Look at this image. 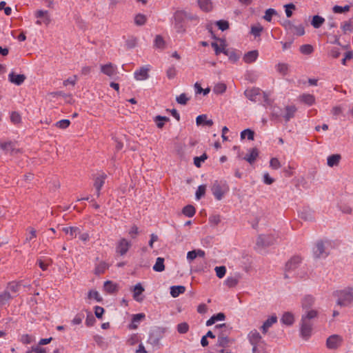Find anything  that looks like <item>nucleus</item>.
<instances>
[{"instance_id":"obj_21","label":"nucleus","mask_w":353,"mask_h":353,"mask_svg":"<svg viewBox=\"0 0 353 353\" xmlns=\"http://www.w3.org/2000/svg\"><path fill=\"white\" fill-rule=\"evenodd\" d=\"M259 56L257 50H251L245 54L243 57V61L247 63H251L256 61Z\"/></svg>"},{"instance_id":"obj_27","label":"nucleus","mask_w":353,"mask_h":353,"mask_svg":"<svg viewBox=\"0 0 353 353\" xmlns=\"http://www.w3.org/2000/svg\"><path fill=\"white\" fill-rule=\"evenodd\" d=\"M104 290L108 293L112 294L118 290L117 285L111 281H106L104 283Z\"/></svg>"},{"instance_id":"obj_37","label":"nucleus","mask_w":353,"mask_h":353,"mask_svg":"<svg viewBox=\"0 0 353 353\" xmlns=\"http://www.w3.org/2000/svg\"><path fill=\"white\" fill-rule=\"evenodd\" d=\"M325 19L322 17L315 15L313 17L311 24L314 28H320L324 23Z\"/></svg>"},{"instance_id":"obj_4","label":"nucleus","mask_w":353,"mask_h":353,"mask_svg":"<svg viewBox=\"0 0 353 353\" xmlns=\"http://www.w3.org/2000/svg\"><path fill=\"white\" fill-rule=\"evenodd\" d=\"M164 331L161 327H154L150 332L148 342L153 346L159 345L161 339L163 338Z\"/></svg>"},{"instance_id":"obj_12","label":"nucleus","mask_w":353,"mask_h":353,"mask_svg":"<svg viewBox=\"0 0 353 353\" xmlns=\"http://www.w3.org/2000/svg\"><path fill=\"white\" fill-rule=\"evenodd\" d=\"M315 303V298L312 295H306L301 300V307L304 311L314 310L312 307Z\"/></svg>"},{"instance_id":"obj_2","label":"nucleus","mask_w":353,"mask_h":353,"mask_svg":"<svg viewBox=\"0 0 353 353\" xmlns=\"http://www.w3.org/2000/svg\"><path fill=\"white\" fill-rule=\"evenodd\" d=\"M337 297L336 305L340 307H348L353 304V289L351 288H345L334 292Z\"/></svg>"},{"instance_id":"obj_8","label":"nucleus","mask_w":353,"mask_h":353,"mask_svg":"<svg viewBox=\"0 0 353 353\" xmlns=\"http://www.w3.org/2000/svg\"><path fill=\"white\" fill-rule=\"evenodd\" d=\"M297 109L294 105H287L285 108V114L282 115L286 122L294 118ZM272 116L279 118L281 114L273 111Z\"/></svg>"},{"instance_id":"obj_16","label":"nucleus","mask_w":353,"mask_h":353,"mask_svg":"<svg viewBox=\"0 0 353 353\" xmlns=\"http://www.w3.org/2000/svg\"><path fill=\"white\" fill-rule=\"evenodd\" d=\"M234 340L230 339L226 334H218V339L216 345L221 347H229L232 343Z\"/></svg>"},{"instance_id":"obj_28","label":"nucleus","mask_w":353,"mask_h":353,"mask_svg":"<svg viewBox=\"0 0 353 353\" xmlns=\"http://www.w3.org/2000/svg\"><path fill=\"white\" fill-rule=\"evenodd\" d=\"M185 291V288L183 285L172 286L170 288V294L172 297H177L179 294Z\"/></svg>"},{"instance_id":"obj_51","label":"nucleus","mask_w":353,"mask_h":353,"mask_svg":"<svg viewBox=\"0 0 353 353\" xmlns=\"http://www.w3.org/2000/svg\"><path fill=\"white\" fill-rule=\"evenodd\" d=\"M211 46L213 48V49H214V50L215 52L216 55H218V54H219L221 52L224 54V52L225 50V48L224 45L223 46H219L217 43L212 42L211 43Z\"/></svg>"},{"instance_id":"obj_15","label":"nucleus","mask_w":353,"mask_h":353,"mask_svg":"<svg viewBox=\"0 0 353 353\" xmlns=\"http://www.w3.org/2000/svg\"><path fill=\"white\" fill-rule=\"evenodd\" d=\"M26 77L24 74H17L12 72L8 75V79L12 83L17 85H21L26 80Z\"/></svg>"},{"instance_id":"obj_13","label":"nucleus","mask_w":353,"mask_h":353,"mask_svg":"<svg viewBox=\"0 0 353 353\" xmlns=\"http://www.w3.org/2000/svg\"><path fill=\"white\" fill-rule=\"evenodd\" d=\"M130 245V242L123 238L119 241L117 245V252L121 255H124L128 251Z\"/></svg>"},{"instance_id":"obj_52","label":"nucleus","mask_w":353,"mask_h":353,"mask_svg":"<svg viewBox=\"0 0 353 353\" xmlns=\"http://www.w3.org/2000/svg\"><path fill=\"white\" fill-rule=\"evenodd\" d=\"M263 28L261 25L252 26L251 27V34H253L255 37H259L261 35V32L263 31Z\"/></svg>"},{"instance_id":"obj_60","label":"nucleus","mask_w":353,"mask_h":353,"mask_svg":"<svg viewBox=\"0 0 353 353\" xmlns=\"http://www.w3.org/2000/svg\"><path fill=\"white\" fill-rule=\"evenodd\" d=\"M10 120L14 124L19 123L21 121V115L17 112H12L10 115Z\"/></svg>"},{"instance_id":"obj_11","label":"nucleus","mask_w":353,"mask_h":353,"mask_svg":"<svg viewBox=\"0 0 353 353\" xmlns=\"http://www.w3.org/2000/svg\"><path fill=\"white\" fill-rule=\"evenodd\" d=\"M244 94L249 100L256 102L259 100V97L261 94V90L259 88H252L245 90Z\"/></svg>"},{"instance_id":"obj_18","label":"nucleus","mask_w":353,"mask_h":353,"mask_svg":"<svg viewBox=\"0 0 353 353\" xmlns=\"http://www.w3.org/2000/svg\"><path fill=\"white\" fill-rule=\"evenodd\" d=\"M144 290H145L144 288L142 286V285L140 283L136 284L133 287V289L132 290V291L133 292L134 299L138 302H141L143 300V298L141 297V295L144 292Z\"/></svg>"},{"instance_id":"obj_53","label":"nucleus","mask_w":353,"mask_h":353,"mask_svg":"<svg viewBox=\"0 0 353 353\" xmlns=\"http://www.w3.org/2000/svg\"><path fill=\"white\" fill-rule=\"evenodd\" d=\"M216 25L218 26L219 29L225 31L228 30L230 27L229 22L225 20H219L216 22Z\"/></svg>"},{"instance_id":"obj_62","label":"nucleus","mask_w":353,"mask_h":353,"mask_svg":"<svg viewBox=\"0 0 353 353\" xmlns=\"http://www.w3.org/2000/svg\"><path fill=\"white\" fill-rule=\"evenodd\" d=\"M178 103L181 105H185L189 100V98L185 94L183 93L178 96L176 99Z\"/></svg>"},{"instance_id":"obj_58","label":"nucleus","mask_w":353,"mask_h":353,"mask_svg":"<svg viewBox=\"0 0 353 353\" xmlns=\"http://www.w3.org/2000/svg\"><path fill=\"white\" fill-rule=\"evenodd\" d=\"M291 32L297 36H302L305 34L304 27L302 25L294 26Z\"/></svg>"},{"instance_id":"obj_6","label":"nucleus","mask_w":353,"mask_h":353,"mask_svg":"<svg viewBox=\"0 0 353 353\" xmlns=\"http://www.w3.org/2000/svg\"><path fill=\"white\" fill-rule=\"evenodd\" d=\"M301 262V258L299 256H292L285 264V273L284 274V277L285 279L288 278L289 276L287 274V272H290L292 271L295 270L299 264Z\"/></svg>"},{"instance_id":"obj_57","label":"nucleus","mask_w":353,"mask_h":353,"mask_svg":"<svg viewBox=\"0 0 353 353\" xmlns=\"http://www.w3.org/2000/svg\"><path fill=\"white\" fill-rule=\"evenodd\" d=\"M224 54L233 62H236L239 59V56H238L234 51H230L228 49H225Z\"/></svg>"},{"instance_id":"obj_38","label":"nucleus","mask_w":353,"mask_h":353,"mask_svg":"<svg viewBox=\"0 0 353 353\" xmlns=\"http://www.w3.org/2000/svg\"><path fill=\"white\" fill-rule=\"evenodd\" d=\"M182 212L188 217H192L196 212L195 208L192 205H188L183 208Z\"/></svg>"},{"instance_id":"obj_35","label":"nucleus","mask_w":353,"mask_h":353,"mask_svg":"<svg viewBox=\"0 0 353 353\" xmlns=\"http://www.w3.org/2000/svg\"><path fill=\"white\" fill-rule=\"evenodd\" d=\"M276 71L283 76H285L289 70V65L285 63H279L276 65Z\"/></svg>"},{"instance_id":"obj_30","label":"nucleus","mask_w":353,"mask_h":353,"mask_svg":"<svg viewBox=\"0 0 353 353\" xmlns=\"http://www.w3.org/2000/svg\"><path fill=\"white\" fill-rule=\"evenodd\" d=\"M153 270L155 272H161L165 270L164 265V259L161 257H158L157 259L156 263L153 266Z\"/></svg>"},{"instance_id":"obj_47","label":"nucleus","mask_w":353,"mask_h":353,"mask_svg":"<svg viewBox=\"0 0 353 353\" xmlns=\"http://www.w3.org/2000/svg\"><path fill=\"white\" fill-rule=\"evenodd\" d=\"M239 279V277H228L227 279L225 281V283L229 288H234L238 284Z\"/></svg>"},{"instance_id":"obj_31","label":"nucleus","mask_w":353,"mask_h":353,"mask_svg":"<svg viewBox=\"0 0 353 353\" xmlns=\"http://www.w3.org/2000/svg\"><path fill=\"white\" fill-rule=\"evenodd\" d=\"M216 329L220 330L219 334H226L227 336L230 334L232 330V327L225 323H222L219 325H216L215 326Z\"/></svg>"},{"instance_id":"obj_43","label":"nucleus","mask_w":353,"mask_h":353,"mask_svg":"<svg viewBox=\"0 0 353 353\" xmlns=\"http://www.w3.org/2000/svg\"><path fill=\"white\" fill-rule=\"evenodd\" d=\"M137 44V38L134 36L129 37L125 41V46L128 49H132L136 47Z\"/></svg>"},{"instance_id":"obj_26","label":"nucleus","mask_w":353,"mask_h":353,"mask_svg":"<svg viewBox=\"0 0 353 353\" xmlns=\"http://www.w3.org/2000/svg\"><path fill=\"white\" fill-rule=\"evenodd\" d=\"M281 321L286 325H291L294 323V317L292 313L287 312L283 314Z\"/></svg>"},{"instance_id":"obj_42","label":"nucleus","mask_w":353,"mask_h":353,"mask_svg":"<svg viewBox=\"0 0 353 353\" xmlns=\"http://www.w3.org/2000/svg\"><path fill=\"white\" fill-rule=\"evenodd\" d=\"M213 123V121L208 119L207 114H200V125L211 127Z\"/></svg>"},{"instance_id":"obj_29","label":"nucleus","mask_w":353,"mask_h":353,"mask_svg":"<svg viewBox=\"0 0 353 353\" xmlns=\"http://www.w3.org/2000/svg\"><path fill=\"white\" fill-rule=\"evenodd\" d=\"M62 230L66 233L69 234L72 238H76L78 234H80V229L78 227H66L63 228Z\"/></svg>"},{"instance_id":"obj_34","label":"nucleus","mask_w":353,"mask_h":353,"mask_svg":"<svg viewBox=\"0 0 353 353\" xmlns=\"http://www.w3.org/2000/svg\"><path fill=\"white\" fill-rule=\"evenodd\" d=\"M108 267V265L105 262L101 261L96 266L94 269V274L97 275L102 274L105 272Z\"/></svg>"},{"instance_id":"obj_14","label":"nucleus","mask_w":353,"mask_h":353,"mask_svg":"<svg viewBox=\"0 0 353 353\" xmlns=\"http://www.w3.org/2000/svg\"><path fill=\"white\" fill-rule=\"evenodd\" d=\"M106 176V174H102L94 179V187L96 189V195L97 197L100 196V191L105 183Z\"/></svg>"},{"instance_id":"obj_44","label":"nucleus","mask_w":353,"mask_h":353,"mask_svg":"<svg viewBox=\"0 0 353 353\" xmlns=\"http://www.w3.org/2000/svg\"><path fill=\"white\" fill-rule=\"evenodd\" d=\"M20 284L19 283L16 282H11L9 283L8 286L6 287V290H8V292L16 294L20 288Z\"/></svg>"},{"instance_id":"obj_24","label":"nucleus","mask_w":353,"mask_h":353,"mask_svg":"<svg viewBox=\"0 0 353 353\" xmlns=\"http://www.w3.org/2000/svg\"><path fill=\"white\" fill-rule=\"evenodd\" d=\"M148 69L144 67H142L139 70L134 72V78L137 80H145L148 79Z\"/></svg>"},{"instance_id":"obj_49","label":"nucleus","mask_w":353,"mask_h":353,"mask_svg":"<svg viewBox=\"0 0 353 353\" xmlns=\"http://www.w3.org/2000/svg\"><path fill=\"white\" fill-rule=\"evenodd\" d=\"M276 14H277V12L274 9L269 8L266 10L265 15L263 16V19L265 21L270 22L272 21V16Z\"/></svg>"},{"instance_id":"obj_55","label":"nucleus","mask_w":353,"mask_h":353,"mask_svg":"<svg viewBox=\"0 0 353 353\" xmlns=\"http://www.w3.org/2000/svg\"><path fill=\"white\" fill-rule=\"evenodd\" d=\"M216 275L218 278L222 279L226 273V268L225 266H217L214 269Z\"/></svg>"},{"instance_id":"obj_56","label":"nucleus","mask_w":353,"mask_h":353,"mask_svg":"<svg viewBox=\"0 0 353 353\" xmlns=\"http://www.w3.org/2000/svg\"><path fill=\"white\" fill-rule=\"evenodd\" d=\"M88 297L89 299H94L97 302H101L103 301V299L99 295V292L95 290L89 291Z\"/></svg>"},{"instance_id":"obj_32","label":"nucleus","mask_w":353,"mask_h":353,"mask_svg":"<svg viewBox=\"0 0 353 353\" xmlns=\"http://www.w3.org/2000/svg\"><path fill=\"white\" fill-rule=\"evenodd\" d=\"M170 119L167 117H163L161 115H157L154 118V121L155 122L158 128H163L165 121H169Z\"/></svg>"},{"instance_id":"obj_61","label":"nucleus","mask_w":353,"mask_h":353,"mask_svg":"<svg viewBox=\"0 0 353 353\" xmlns=\"http://www.w3.org/2000/svg\"><path fill=\"white\" fill-rule=\"evenodd\" d=\"M221 221L220 216L219 214L211 215L209 218V223L212 225H216Z\"/></svg>"},{"instance_id":"obj_1","label":"nucleus","mask_w":353,"mask_h":353,"mask_svg":"<svg viewBox=\"0 0 353 353\" xmlns=\"http://www.w3.org/2000/svg\"><path fill=\"white\" fill-rule=\"evenodd\" d=\"M319 316V312L317 310H309L304 311L301 316L300 323L301 336L307 340L312 335L314 325V321Z\"/></svg>"},{"instance_id":"obj_54","label":"nucleus","mask_w":353,"mask_h":353,"mask_svg":"<svg viewBox=\"0 0 353 353\" xmlns=\"http://www.w3.org/2000/svg\"><path fill=\"white\" fill-rule=\"evenodd\" d=\"M300 52L303 54H310L313 52V47L310 44L302 45L300 47Z\"/></svg>"},{"instance_id":"obj_25","label":"nucleus","mask_w":353,"mask_h":353,"mask_svg":"<svg viewBox=\"0 0 353 353\" xmlns=\"http://www.w3.org/2000/svg\"><path fill=\"white\" fill-rule=\"evenodd\" d=\"M0 148L8 153H13L15 150V145L12 141L0 143Z\"/></svg>"},{"instance_id":"obj_7","label":"nucleus","mask_w":353,"mask_h":353,"mask_svg":"<svg viewBox=\"0 0 353 353\" xmlns=\"http://www.w3.org/2000/svg\"><path fill=\"white\" fill-rule=\"evenodd\" d=\"M248 338L250 343L252 345V352L256 351V345L262 344V337L256 330L250 331L248 335Z\"/></svg>"},{"instance_id":"obj_20","label":"nucleus","mask_w":353,"mask_h":353,"mask_svg":"<svg viewBox=\"0 0 353 353\" xmlns=\"http://www.w3.org/2000/svg\"><path fill=\"white\" fill-rule=\"evenodd\" d=\"M259 157V150L256 148H251L249 150V154H247L243 159L248 161L250 165L253 164Z\"/></svg>"},{"instance_id":"obj_63","label":"nucleus","mask_w":353,"mask_h":353,"mask_svg":"<svg viewBox=\"0 0 353 353\" xmlns=\"http://www.w3.org/2000/svg\"><path fill=\"white\" fill-rule=\"evenodd\" d=\"M270 166L274 170L279 169L281 165L277 158H272L270 161Z\"/></svg>"},{"instance_id":"obj_48","label":"nucleus","mask_w":353,"mask_h":353,"mask_svg":"<svg viewBox=\"0 0 353 353\" xmlns=\"http://www.w3.org/2000/svg\"><path fill=\"white\" fill-rule=\"evenodd\" d=\"M247 136L248 139L249 140H254V132L250 129H246L241 132V138L242 139H245Z\"/></svg>"},{"instance_id":"obj_19","label":"nucleus","mask_w":353,"mask_h":353,"mask_svg":"<svg viewBox=\"0 0 353 353\" xmlns=\"http://www.w3.org/2000/svg\"><path fill=\"white\" fill-rule=\"evenodd\" d=\"M34 16L37 19L43 18V22L46 26H48L51 22V19L48 10H37L34 12Z\"/></svg>"},{"instance_id":"obj_50","label":"nucleus","mask_w":353,"mask_h":353,"mask_svg":"<svg viewBox=\"0 0 353 353\" xmlns=\"http://www.w3.org/2000/svg\"><path fill=\"white\" fill-rule=\"evenodd\" d=\"M154 47L163 49L165 48V41L161 35H157L154 39Z\"/></svg>"},{"instance_id":"obj_10","label":"nucleus","mask_w":353,"mask_h":353,"mask_svg":"<svg viewBox=\"0 0 353 353\" xmlns=\"http://www.w3.org/2000/svg\"><path fill=\"white\" fill-rule=\"evenodd\" d=\"M275 239L272 235H260L257 238L256 245L261 247H268L274 244Z\"/></svg>"},{"instance_id":"obj_59","label":"nucleus","mask_w":353,"mask_h":353,"mask_svg":"<svg viewBox=\"0 0 353 353\" xmlns=\"http://www.w3.org/2000/svg\"><path fill=\"white\" fill-rule=\"evenodd\" d=\"M226 90V85L224 83H218L213 89V91L216 94H222Z\"/></svg>"},{"instance_id":"obj_36","label":"nucleus","mask_w":353,"mask_h":353,"mask_svg":"<svg viewBox=\"0 0 353 353\" xmlns=\"http://www.w3.org/2000/svg\"><path fill=\"white\" fill-rule=\"evenodd\" d=\"M301 101L307 105H312L315 101V98L312 94H304L301 96Z\"/></svg>"},{"instance_id":"obj_3","label":"nucleus","mask_w":353,"mask_h":353,"mask_svg":"<svg viewBox=\"0 0 353 353\" xmlns=\"http://www.w3.org/2000/svg\"><path fill=\"white\" fill-rule=\"evenodd\" d=\"M211 190L215 199L220 201L223 199L225 194L229 191V187L226 182L215 181L211 188Z\"/></svg>"},{"instance_id":"obj_40","label":"nucleus","mask_w":353,"mask_h":353,"mask_svg":"<svg viewBox=\"0 0 353 353\" xmlns=\"http://www.w3.org/2000/svg\"><path fill=\"white\" fill-rule=\"evenodd\" d=\"M186 16L187 15L185 13V10H178L174 13V21H178L184 23Z\"/></svg>"},{"instance_id":"obj_9","label":"nucleus","mask_w":353,"mask_h":353,"mask_svg":"<svg viewBox=\"0 0 353 353\" xmlns=\"http://www.w3.org/2000/svg\"><path fill=\"white\" fill-rule=\"evenodd\" d=\"M343 342V338L338 334H333L329 336L326 341L327 348L335 350L341 346Z\"/></svg>"},{"instance_id":"obj_41","label":"nucleus","mask_w":353,"mask_h":353,"mask_svg":"<svg viewBox=\"0 0 353 353\" xmlns=\"http://www.w3.org/2000/svg\"><path fill=\"white\" fill-rule=\"evenodd\" d=\"M12 298V296L10 294V292L6 290L0 294V304L5 305Z\"/></svg>"},{"instance_id":"obj_33","label":"nucleus","mask_w":353,"mask_h":353,"mask_svg":"<svg viewBox=\"0 0 353 353\" xmlns=\"http://www.w3.org/2000/svg\"><path fill=\"white\" fill-rule=\"evenodd\" d=\"M213 6L210 0H200V9L205 12H210L212 10Z\"/></svg>"},{"instance_id":"obj_46","label":"nucleus","mask_w":353,"mask_h":353,"mask_svg":"<svg viewBox=\"0 0 353 353\" xmlns=\"http://www.w3.org/2000/svg\"><path fill=\"white\" fill-rule=\"evenodd\" d=\"M70 125V121L69 119H62V120H60L59 121H57L54 125L59 128V129H62V130H65L66 128H68Z\"/></svg>"},{"instance_id":"obj_39","label":"nucleus","mask_w":353,"mask_h":353,"mask_svg":"<svg viewBox=\"0 0 353 353\" xmlns=\"http://www.w3.org/2000/svg\"><path fill=\"white\" fill-rule=\"evenodd\" d=\"M147 21V17L143 14H137L134 17V23L138 26H143Z\"/></svg>"},{"instance_id":"obj_64","label":"nucleus","mask_w":353,"mask_h":353,"mask_svg":"<svg viewBox=\"0 0 353 353\" xmlns=\"http://www.w3.org/2000/svg\"><path fill=\"white\" fill-rule=\"evenodd\" d=\"M189 326L186 323H181L177 325V331L181 334H185L188 331Z\"/></svg>"},{"instance_id":"obj_23","label":"nucleus","mask_w":353,"mask_h":353,"mask_svg":"<svg viewBox=\"0 0 353 353\" xmlns=\"http://www.w3.org/2000/svg\"><path fill=\"white\" fill-rule=\"evenodd\" d=\"M277 321V317L276 316H272L268 318L263 324L261 329L263 334H266L269 327H270L274 323Z\"/></svg>"},{"instance_id":"obj_17","label":"nucleus","mask_w":353,"mask_h":353,"mask_svg":"<svg viewBox=\"0 0 353 353\" xmlns=\"http://www.w3.org/2000/svg\"><path fill=\"white\" fill-rule=\"evenodd\" d=\"M101 72L108 77H112L117 74V67L111 63L101 65Z\"/></svg>"},{"instance_id":"obj_22","label":"nucleus","mask_w":353,"mask_h":353,"mask_svg":"<svg viewBox=\"0 0 353 353\" xmlns=\"http://www.w3.org/2000/svg\"><path fill=\"white\" fill-rule=\"evenodd\" d=\"M341 159L339 154H334L329 156L327 159V163L329 167L337 166Z\"/></svg>"},{"instance_id":"obj_5","label":"nucleus","mask_w":353,"mask_h":353,"mask_svg":"<svg viewBox=\"0 0 353 353\" xmlns=\"http://www.w3.org/2000/svg\"><path fill=\"white\" fill-rule=\"evenodd\" d=\"M313 254L316 259L325 258L328 256L329 252L325 248L323 241H318L313 248Z\"/></svg>"},{"instance_id":"obj_45","label":"nucleus","mask_w":353,"mask_h":353,"mask_svg":"<svg viewBox=\"0 0 353 353\" xmlns=\"http://www.w3.org/2000/svg\"><path fill=\"white\" fill-rule=\"evenodd\" d=\"M144 318H145V314L143 313H139V314L133 315L132 324L130 325V328L136 329L137 327V325H136L134 323H139L140 321H141Z\"/></svg>"}]
</instances>
